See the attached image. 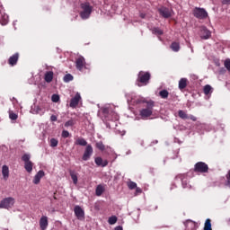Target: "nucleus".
I'll return each mask as SVG.
<instances>
[{
  "label": "nucleus",
  "instance_id": "f257e3e1",
  "mask_svg": "<svg viewBox=\"0 0 230 230\" xmlns=\"http://www.w3.org/2000/svg\"><path fill=\"white\" fill-rule=\"evenodd\" d=\"M150 78H152L150 72L140 71L136 81L137 87H143L149 84Z\"/></svg>",
  "mask_w": 230,
  "mask_h": 230
},
{
  "label": "nucleus",
  "instance_id": "f03ea898",
  "mask_svg": "<svg viewBox=\"0 0 230 230\" xmlns=\"http://www.w3.org/2000/svg\"><path fill=\"white\" fill-rule=\"evenodd\" d=\"M81 9L83 11L80 13V17L83 19H89V17H91V13H93V6L86 2L81 4Z\"/></svg>",
  "mask_w": 230,
  "mask_h": 230
},
{
  "label": "nucleus",
  "instance_id": "7ed1b4c3",
  "mask_svg": "<svg viewBox=\"0 0 230 230\" xmlns=\"http://www.w3.org/2000/svg\"><path fill=\"white\" fill-rule=\"evenodd\" d=\"M154 113V101L146 102V108L140 111L142 118H150Z\"/></svg>",
  "mask_w": 230,
  "mask_h": 230
},
{
  "label": "nucleus",
  "instance_id": "20e7f679",
  "mask_svg": "<svg viewBox=\"0 0 230 230\" xmlns=\"http://www.w3.org/2000/svg\"><path fill=\"white\" fill-rule=\"evenodd\" d=\"M31 156L28 154H25L22 156V160L24 162V168L28 173L33 172V162L30 160Z\"/></svg>",
  "mask_w": 230,
  "mask_h": 230
},
{
  "label": "nucleus",
  "instance_id": "39448f33",
  "mask_svg": "<svg viewBox=\"0 0 230 230\" xmlns=\"http://www.w3.org/2000/svg\"><path fill=\"white\" fill-rule=\"evenodd\" d=\"M208 171L209 166L204 162H198L194 165V172H196L197 173H208Z\"/></svg>",
  "mask_w": 230,
  "mask_h": 230
},
{
  "label": "nucleus",
  "instance_id": "423d86ee",
  "mask_svg": "<svg viewBox=\"0 0 230 230\" xmlns=\"http://www.w3.org/2000/svg\"><path fill=\"white\" fill-rule=\"evenodd\" d=\"M192 13L196 19H208V12L204 8L195 7Z\"/></svg>",
  "mask_w": 230,
  "mask_h": 230
},
{
  "label": "nucleus",
  "instance_id": "0eeeda50",
  "mask_svg": "<svg viewBox=\"0 0 230 230\" xmlns=\"http://www.w3.org/2000/svg\"><path fill=\"white\" fill-rule=\"evenodd\" d=\"M13 204H15V199L13 198H5L0 202V208L10 209Z\"/></svg>",
  "mask_w": 230,
  "mask_h": 230
},
{
  "label": "nucleus",
  "instance_id": "6e6552de",
  "mask_svg": "<svg viewBox=\"0 0 230 230\" xmlns=\"http://www.w3.org/2000/svg\"><path fill=\"white\" fill-rule=\"evenodd\" d=\"M158 13L164 19H170L172 17V9L163 6L158 9Z\"/></svg>",
  "mask_w": 230,
  "mask_h": 230
},
{
  "label": "nucleus",
  "instance_id": "1a4fd4ad",
  "mask_svg": "<svg viewBox=\"0 0 230 230\" xmlns=\"http://www.w3.org/2000/svg\"><path fill=\"white\" fill-rule=\"evenodd\" d=\"M93 146L91 145L86 146L82 157L83 161H89V159H91V156L93 155Z\"/></svg>",
  "mask_w": 230,
  "mask_h": 230
},
{
  "label": "nucleus",
  "instance_id": "9d476101",
  "mask_svg": "<svg viewBox=\"0 0 230 230\" xmlns=\"http://www.w3.org/2000/svg\"><path fill=\"white\" fill-rule=\"evenodd\" d=\"M74 213L78 220H84L85 218V212L80 206L75 207Z\"/></svg>",
  "mask_w": 230,
  "mask_h": 230
},
{
  "label": "nucleus",
  "instance_id": "9b49d317",
  "mask_svg": "<svg viewBox=\"0 0 230 230\" xmlns=\"http://www.w3.org/2000/svg\"><path fill=\"white\" fill-rule=\"evenodd\" d=\"M85 66V58L80 56L75 59V67L78 69V71H82Z\"/></svg>",
  "mask_w": 230,
  "mask_h": 230
},
{
  "label": "nucleus",
  "instance_id": "f8f14e48",
  "mask_svg": "<svg viewBox=\"0 0 230 230\" xmlns=\"http://www.w3.org/2000/svg\"><path fill=\"white\" fill-rule=\"evenodd\" d=\"M17 62H19V52L14 53L8 58L7 64L13 67V66H17Z\"/></svg>",
  "mask_w": 230,
  "mask_h": 230
},
{
  "label": "nucleus",
  "instance_id": "ddd939ff",
  "mask_svg": "<svg viewBox=\"0 0 230 230\" xmlns=\"http://www.w3.org/2000/svg\"><path fill=\"white\" fill-rule=\"evenodd\" d=\"M80 100H82V96H80V94L77 93L75 97H73L70 101V107L72 109H76V107L78 106V103H80Z\"/></svg>",
  "mask_w": 230,
  "mask_h": 230
},
{
  "label": "nucleus",
  "instance_id": "4468645a",
  "mask_svg": "<svg viewBox=\"0 0 230 230\" xmlns=\"http://www.w3.org/2000/svg\"><path fill=\"white\" fill-rule=\"evenodd\" d=\"M94 163L97 166H102V168H105V166L109 165V161L103 160V158L100 156L95 157Z\"/></svg>",
  "mask_w": 230,
  "mask_h": 230
},
{
  "label": "nucleus",
  "instance_id": "2eb2a0df",
  "mask_svg": "<svg viewBox=\"0 0 230 230\" xmlns=\"http://www.w3.org/2000/svg\"><path fill=\"white\" fill-rule=\"evenodd\" d=\"M48 226H49L48 217L42 216L40 219V229L41 230H46V229H48Z\"/></svg>",
  "mask_w": 230,
  "mask_h": 230
},
{
  "label": "nucleus",
  "instance_id": "dca6fc26",
  "mask_svg": "<svg viewBox=\"0 0 230 230\" xmlns=\"http://www.w3.org/2000/svg\"><path fill=\"white\" fill-rule=\"evenodd\" d=\"M188 84H190V81H188V78H181L179 81L178 87L180 91H184L186 87H188Z\"/></svg>",
  "mask_w": 230,
  "mask_h": 230
},
{
  "label": "nucleus",
  "instance_id": "f3484780",
  "mask_svg": "<svg viewBox=\"0 0 230 230\" xmlns=\"http://www.w3.org/2000/svg\"><path fill=\"white\" fill-rule=\"evenodd\" d=\"M200 37L206 40L211 37V31H209L206 27H203L200 31Z\"/></svg>",
  "mask_w": 230,
  "mask_h": 230
},
{
  "label": "nucleus",
  "instance_id": "a211bd4d",
  "mask_svg": "<svg viewBox=\"0 0 230 230\" xmlns=\"http://www.w3.org/2000/svg\"><path fill=\"white\" fill-rule=\"evenodd\" d=\"M2 175L4 181H8V178L10 177V169L8 168V165H3Z\"/></svg>",
  "mask_w": 230,
  "mask_h": 230
},
{
  "label": "nucleus",
  "instance_id": "6ab92c4d",
  "mask_svg": "<svg viewBox=\"0 0 230 230\" xmlns=\"http://www.w3.org/2000/svg\"><path fill=\"white\" fill-rule=\"evenodd\" d=\"M42 177H44V171H39L37 174L34 176L33 184H39Z\"/></svg>",
  "mask_w": 230,
  "mask_h": 230
},
{
  "label": "nucleus",
  "instance_id": "aec40b11",
  "mask_svg": "<svg viewBox=\"0 0 230 230\" xmlns=\"http://www.w3.org/2000/svg\"><path fill=\"white\" fill-rule=\"evenodd\" d=\"M0 24L2 26H6V24H8V14L6 13L0 14Z\"/></svg>",
  "mask_w": 230,
  "mask_h": 230
},
{
  "label": "nucleus",
  "instance_id": "412c9836",
  "mask_svg": "<svg viewBox=\"0 0 230 230\" xmlns=\"http://www.w3.org/2000/svg\"><path fill=\"white\" fill-rule=\"evenodd\" d=\"M75 145H77L78 146H87V140H85L84 137H79L75 141Z\"/></svg>",
  "mask_w": 230,
  "mask_h": 230
},
{
  "label": "nucleus",
  "instance_id": "4be33fe9",
  "mask_svg": "<svg viewBox=\"0 0 230 230\" xmlns=\"http://www.w3.org/2000/svg\"><path fill=\"white\" fill-rule=\"evenodd\" d=\"M171 49L172 51H174L175 53H177L178 51H180L181 49V45L179 44V42L173 41L171 46H170Z\"/></svg>",
  "mask_w": 230,
  "mask_h": 230
},
{
  "label": "nucleus",
  "instance_id": "5701e85b",
  "mask_svg": "<svg viewBox=\"0 0 230 230\" xmlns=\"http://www.w3.org/2000/svg\"><path fill=\"white\" fill-rule=\"evenodd\" d=\"M45 82H47V84H50V82H53V72L52 71H49L45 74Z\"/></svg>",
  "mask_w": 230,
  "mask_h": 230
},
{
  "label": "nucleus",
  "instance_id": "b1692460",
  "mask_svg": "<svg viewBox=\"0 0 230 230\" xmlns=\"http://www.w3.org/2000/svg\"><path fill=\"white\" fill-rule=\"evenodd\" d=\"M103 191H105V188H103L102 185H98L95 190V195H97V197H102Z\"/></svg>",
  "mask_w": 230,
  "mask_h": 230
},
{
  "label": "nucleus",
  "instance_id": "393cba45",
  "mask_svg": "<svg viewBox=\"0 0 230 230\" xmlns=\"http://www.w3.org/2000/svg\"><path fill=\"white\" fill-rule=\"evenodd\" d=\"M203 93L206 96H208V94H211V93H213V87H211V85L209 84L205 85L203 88Z\"/></svg>",
  "mask_w": 230,
  "mask_h": 230
},
{
  "label": "nucleus",
  "instance_id": "a878e982",
  "mask_svg": "<svg viewBox=\"0 0 230 230\" xmlns=\"http://www.w3.org/2000/svg\"><path fill=\"white\" fill-rule=\"evenodd\" d=\"M69 173L74 184H78V175L76 172H75V171H70Z\"/></svg>",
  "mask_w": 230,
  "mask_h": 230
},
{
  "label": "nucleus",
  "instance_id": "bb28decb",
  "mask_svg": "<svg viewBox=\"0 0 230 230\" xmlns=\"http://www.w3.org/2000/svg\"><path fill=\"white\" fill-rule=\"evenodd\" d=\"M170 93L168 92V90H162L159 92V96L161 98H163V100H166V98H168Z\"/></svg>",
  "mask_w": 230,
  "mask_h": 230
},
{
  "label": "nucleus",
  "instance_id": "cd10ccee",
  "mask_svg": "<svg viewBox=\"0 0 230 230\" xmlns=\"http://www.w3.org/2000/svg\"><path fill=\"white\" fill-rule=\"evenodd\" d=\"M178 116L179 118H181V119H188L190 118V116H188V114L182 110H180L178 111Z\"/></svg>",
  "mask_w": 230,
  "mask_h": 230
},
{
  "label": "nucleus",
  "instance_id": "c85d7f7f",
  "mask_svg": "<svg viewBox=\"0 0 230 230\" xmlns=\"http://www.w3.org/2000/svg\"><path fill=\"white\" fill-rule=\"evenodd\" d=\"M203 230H213V228L211 227V219L208 218L205 221Z\"/></svg>",
  "mask_w": 230,
  "mask_h": 230
},
{
  "label": "nucleus",
  "instance_id": "c756f323",
  "mask_svg": "<svg viewBox=\"0 0 230 230\" xmlns=\"http://www.w3.org/2000/svg\"><path fill=\"white\" fill-rule=\"evenodd\" d=\"M95 146H96V148H98V150H101V152H104V150H105V145H103V142H102V141L97 142L95 144Z\"/></svg>",
  "mask_w": 230,
  "mask_h": 230
},
{
  "label": "nucleus",
  "instance_id": "7c9ffc66",
  "mask_svg": "<svg viewBox=\"0 0 230 230\" xmlns=\"http://www.w3.org/2000/svg\"><path fill=\"white\" fill-rule=\"evenodd\" d=\"M116 222H118V217L116 216H111L108 219V223L110 224V226H114V224H116Z\"/></svg>",
  "mask_w": 230,
  "mask_h": 230
},
{
  "label": "nucleus",
  "instance_id": "2f4dec72",
  "mask_svg": "<svg viewBox=\"0 0 230 230\" xmlns=\"http://www.w3.org/2000/svg\"><path fill=\"white\" fill-rule=\"evenodd\" d=\"M64 82H66V84L69 82H73V75L71 74H66L64 78H63Z\"/></svg>",
  "mask_w": 230,
  "mask_h": 230
},
{
  "label": "nucleus",
  "instance_id": "473e14b6",
  "mask_svg": "<svg viewBox=\"0 0 230 230\" xmlns=\"http://www.w3.org/2000/svg\"><path fill=\"white\" fill-rule=\"evenodd\" d=\"M50 146L52 148H55L56 146H58V140L57 138H51L50 139Z\"/></svg>",
  "mask_w": 230,
  "mask_h": 230
},
{
  "label": "nucleus",
  "instance_id": "72a5a7b5",
  "mask_svg": "<svg viewBox=\"0 0 230 230\" xmlns=\"http://www.w3.org/2000/svg\"><path fill=\"white\" fill-rule=\"evenodd\" d=\"M128 188H129V190H136V188H137V183L129 181L128 182Z\"/></svg>",
  "mask_w": 230,
  "mask_h": 230
},
{
  "label": "nucleus",
  "instance_id": "f704fd0d",
  "mask_svg": "<svg viewBox=\"0 0 230 230\" xmlns=\"http://www.w3.org/2000/svg\"><path fill=\"white\" fill-rule=\"evenodd\" d=\"M51 100L54 102V103H58V102L60 101V96H58V94H53Z\"/></svg>",
  "mask_w": 230,
  "mask_h": 230
},
{
  "label": "nucleus",
  "instance_id": "c9c22d12",
  "mask_svg": "<svg viewBox=\"0 0 230 230\" xmlns=\"http://www.w3.org/2000/svg\"><path fill=\"white\" fill-rule=\"evenodd\" d=\"M153 33L155 35H163V31H161V29H159V28H154L153 29Z\"/></svg>",
  "mask_w": 230,
  "mask_h": 230
},
{
  "label": "nucleus",
  "instance_id": "e433bc0d",
  "mask_svg": "<svg viewBox=\"0 0 230 230\" xmlns=\"http://www.w3.org/2000/svg\"><path fill=\"white\" fill-rule=\"evenodd\" d=\"M75 120H73V119H69L68 121H66V123H65V127H74V125H75Z\"/></svg>",
  "mask_w": 230,
  "mask_h": 230
},
{
  "label": "nucleus",
  "instance_id": "4c0bfd02",
  "mask_svg": "<svg viewBox=\"0 0 230 230\" xmlns=\"http://www.w3.org/2000/svg\"><path fill=\"white\" fill-rule=\"evenodd\" d=\"M225 67L227 69V71H230V59H226L225 61Z\"/></svg>",
  "mask_w": 230,
  "mask_h": 230
},
{
  "label": "nucleus",
  "instance_id": "58836bf2",
  "mask_svg": "<svg viewBox=\"0 0 230 230\" xmlns=\"http://www.w3.org/2000/svg\"><path fill=\"white\" fill-rule=\"evenodd\" d=\"M9 118H10V119L15 120V119H17L18 116L15 113H10Z\"/></svg>",
  "mask_w": 230,
  "mask_h": 230
},
{
  "label": "nucleus",
  "instance_id": "ea45409f",
  "mask_svg": "<svg viewBox=\"0 0 230 230\" xmlns=\"http://www.w3.org/2000/svg\"><path fill=\"white\" fill-rule=\"evenodd\" d=\"M61 136L62 137H69V131L63 130Z\"/></svg>",
  "mask_w": 230,
  "mask_h": 230
},
{
  "label": "nucleus",
  "instance_id": "a19ab883",
  "mask_svg": "<svg viewBox=\"0 0 230 230\" xmlns=\"http://www.w3.org/2000/svg\"><path fill=\"white\" fill-rule=\"evenodd\" d=\"M135 190H136V195H139V193H143V190H141V188L139 187L135 188Z\"/></svg>",
  "mask_w": 230,
  "mask_h": 230
},
{
  "label": "nucleus",
  "instance_id": "79ce46f5",
  "mask_svg": "<svg viewBox=\"0 0 230 230\" xmlns=\"http://www.w3.org/2000/svg\"><path fill=\"white\" fill-rule=\"evenodd\" d=\"M181 184L183 188H188V181L187 180H181Z\"/></svg>",
  "mask_w": 230,
  "mask_h": 230
},
{
  "label": "nucleus",
  "instance_id": "37998d69",
  "mask_svg": "<svg viewBox=\"0 0 230 230\" xmlns=\"http://www.w3.org/2000/svg\"><path fill=\"white\" fill-rule=\"evenodd\" d=\"M188 119H191V121H197V117L190 115L189 116Z\"/></svg>",
  "mask_w": 230,
  "mask_h": 230
},
{
  "label": "nucleus",
  "instance_id": "c03bdc74",
  "mask_svg": "<svg viewBox=\"0 0 230 230\" xmlns=\"http://www.w3.org/2000/svg\"><path fill=\"white\" fill-rule=\"evenodd\" d=\"M50 121H57V116L56 115H51Z\"/></svg>",
  "mask_w": 230,
  "mask_h": 230
},
{
  "label": "nucleus",
  "instance_id": "a18cd8bd",
  "mask_svg": "<svg viewBox=\"0 0 230 230\" xmlns=\"http://www.w3.org/2000/svg\"><path fill=\"white\" fill-rule=\"evenodd\" d=\"M222 4H230V0H223Z\"/></svg>",
  "mask_w": 230,
  "mask_h": 230
},
{
  "label": "nucleus",
  "instance_id": "49530a36",
  "mask_svg": "<svg viewBox=\"0 0 230 230\" xmlns=\"http://www.w3.org/2000/svg\"><path fill=\"white\" fill-rule=\"evenodd\" d=\"M114 230H123V226H116Z\"/></svg>",
  "mask_w": 230,
  "mask_h": 230
},
{
  "label": "nucleus",
  "instance_id": "de8ad7c7",
  "mask_svg": "<svg viewBox=\"0 0 230 230\" xmlns=\"http://www.w3.org/2000/svg\"><path fill=\"white\" fill-rule=\"evenodd\" d=\"M186 224H191L192 227H195V224L191 221H187Z\"/></svg>",
  "mask_w": 230,
  "mask_h": 230
},
{
  "label": "nucleus",
  "instance_id": "09e8293b",
  "mask_svg": "<svg viewBox=\"0 0 230 230\" xmlns=\"http://www.w3.org/2000/svg\"><path fill=\"white\" fill-rule=\"evenodd\" d=\"M57 192H54V196H53V199H54V200H57Z\"/></svg>",
  "mask_w": 230,
  "mask_h": 230
},
{
  "label": "nucleus",
  "instance_id": "8fccbe9b",
  "mask_svg": "<svg viewBox=\"0 0 230 230\" xmlns=\"http://www.w3.org/2000/svg\"><path fill=\"white\" fill-rule=\"evenodd\" d=\"M140 17H141L142 19H145V14H140Z\"/></svg>",
  "mask_w": 230,
  "mask_h": 230
},
{
  "label": "nucleus",
  "instance_id": "3c124183",
  "mask_svg": "<svg viewBox=\"0 0 230 230\" xmlns=\"http://www.w3.org/2000/svg\"><path fill=\"white\" fill-rule=\"evenodd\" d=\"M115 119H119V117H118V115H115Z\"/></svg>",
  "mask_w": 230,
  "mask_h": 230
},
{
  "label": "nucleus",
  "instance_id": "603ef678",
  "mask_svg": "<svg viewBox=\"0 0 230 230\" xmlns=\"http://www.w3.org/2000/svg\"><path fill=\"white\" fill-rule=\"evenodd\" d=\"M39 111H40V108L38 107V108H37V111L39 112Z\"/></svg>",
  "mask_w": 230,
  "mask_h": 230
},
{
  "label": "nucleus",
  "instance_id": "864d4df0",
  "mask_svg": "<svg viewBox=\"0 0 230 230\" xmlns=\"http://www.w3.org/2000/svg\"><path fill=\"white\" fill-rule=\"evenodd\" d=\"M0 208H4L3 207H0Z\"/></svg>",
  "mask_w": 230,
  "mask_h": 230
},
{
  "label": "nucleus",
  "instance_id": "5fc2aeb1",
  "mask_svg": "<svg viewBox=\"0 0 230 230\" xmlns=\"http://www.w3.org/2000/svg\"><path fill=\"white\" fill-rule=\"evenodd\" d=\"M195 230V229H194Z\"/></svg>",
  "mask_w": 230,
  "mask_h": 230
}]
</instances>
